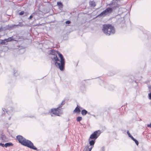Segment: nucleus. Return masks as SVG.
<instances>
[{"label":"nucleus","mask_w":151,"mask_h":151,"mask_svg":"<svg viewBox=\"0 0 151 151\" xmlns=\"http://www.w3.org/2000/svg\"><path fill=\"white\" fill-rule=\"evenodd\" d=\"M3 111H4V109H3Z\"/></svg>","instance_id":"473e14b6"},{"label":"nucleus","mask_w":151,"mask_h":151,"mask_svg":"<svg viewBox=\"0 0 151 151\" xmlns=\"http://www.w3.org/2000/svg\"><path fill=\"white\" fill-rule=\"evenodd\" d=\"M103 32L106 35H109L115 33V30L113 27L110 24H104L102 29Z\"/></svg>","instance_id":"7ed1b4c3"},{"label":"nucleus","mask_w":151,"mask_h":151,"mask_svg":"<svg viewBox=\"0 0 151 151\" xmlns=\"http://www.w3.org/2000/svg\"><path fill=\"white\" fill-rule=\"evenodd\" d=\"M57 5L60 7H62L63 5L62 3L60 2H58L57 3Z\"/></svg>","instance_id":"4468645a"},{"label":"nucleus","mask_w":151,"mask_h":151,"mask_svg":"<svg viewBox=\"0 0 151 151\" xmlns=\"http://www.w3.org/2000/svg\"><path fill=\"white\" fill-rule=\"evenodd\" d=\"M34 14H32L29 17V19H31L32 17H33L34 15Z\"/></svg>","instance_id":"aec40b11"},{"label":"nucleus","mask_w":151,"mask_h":151,"mask_svg":"<svg viewBox=\"0 0 151 151\" xmlns=\"http://www.w3.org/2000/svg\"><path fill=\"white\" fill-rule=\"evenodd\" d=\"M134 141L135 139L134 138V137L131 136H130V137Z\"/></svg>","instance_id":"b1692460"},{"label":"nucleus","mask_w":151,"mask_h":151,"mask_svg":"<svg viewBox=\"0 0 151 151\" xmlns=\"http://www.w3.org/2000/svg\"><path fill=\"white\" fill-rule=\"evenodd\" d=\"M134 141L135 139L134 138V137L131 136H130V137Z\"/></svg>","instance_id":"393cba45"},{"label":"nucleus","mask_w":151,"mask_h":151,"mask_svg":"<svg viewBox=\"0 0 151 151\" xmlns=\"http://www.w3.org/2000/svg\"><path fill=\"white\" fill-rule=\"evenodd\" d=\"M148 88L149 89V90L150 92H151V86H148Z\"/></svg>","instance_id":"4be33fe9"},{"label":"nucleus","mask_w":151,"mask_h":151,"mask_svg":"<svg viewBox=\"0 0 151 151\" xmlns=\"http://www.w3.org/2000/svg\"><path fill=\"white\" fill-rule=\"evenodd\" d=\"M18 25L19 26H20L22 27L25 26V24H24L23 23H19Z\"/></svg>","instance_id":"dca6fc26"},{"label":"nucleus","mask_w":151,"mask_h":151,"mask_svg":"<svg viewBox=\"0 0 151 151\" xmlns=\"http://www.w3.org/2000/svg\"><path fill=\"white\" fill-rule=\"evenodd\" d=\"M24 14V11H21L19 13V14L20 15H22Z\"/></svg>","instance_id":"a211bd4d"},{"label":"nucleus","mask_w":151,"mask_h":151,"mask_svg":"<svg viewBox=\"0 0 151 151\" xmlns=\"http://www.w3.org/2000/svg\"><path fill=\"white\" fill-rule=\"evenodd\" d=\"M13 145L12 143L11 142H9L6 143L4 144V147H9L10 146H12Z\"/></svg>","instance_id":"9d476101"},{"label":"nucleus","mask_w":151,"mask_h":151,"mask_svg":"<svg viewBox=\"0 0 151 151\" xmlns=\"http://www.w3.org/2000/svg\"><path fill=\"white\" fill-rule=\"evenodd\" d=\"M149 99H151V92L149 93L148 94Z\"/></svg>","instance_id":"6ab92c4d"},{"label":"nucleus","mask_w":151,"mask_h":151,"mask_svg":"<svg viewBox=\"0 0 151 151\" xmlns=\"http://www.w3.org/2000/svg\"><path fill=\"white\" fill-rule=\"evenodd\" d=\"M74 112H80V110L79 109L78 107H77L74 110Z\"/></svg>","instance_id":"ddd939ff"},{"label":"nucleus","mask_w":151,"mask_h":151,"mask_svg":"<svg viewBox=\"0 0 151 151\" xmlns=\"http://www.w3.org/2000/svg\"><path fill=\"white\" fill-rule=\"evenodd\" d=\"M134 141L135 142L137 145H138L139 144L138 142L136 139Z\"/></svg>","instance_id":"412c9836"},{"label":"nucleus","mask_w":151,"mask_h":151,"mask_svg":"<svg viewBox=\"0 0 151 151\" xmlns=\"http://www.w3.org/2000/svg\"><path fill=\"white\" fill-rule=\"evenodd\" d=\"M112 11V9L111 8H108L100 14V16H104L110 13Z\"/></svg>","instance_id":"0eeeda50"},{"label":"nucleus","mask_w":151,"mask_h":151,"mask_svg":"<svg viewBox=\"0 0 151 151\" xmlns=\"http://www.w3.org/2000/svg\"><path fill=\"white\" fill-rule=\"evenodd\" d=\"M82 118L81 117H78L77 118V120L78 122L82 120Z\"/></svg>","instance_id":"2eb2a0df"},{"label":"nucleus","mask_w":151,"mask_h":151,"mask_svg":"<svg viewBox=\"0 0 151 151\" xmlns=\"http://www.w3.org/2000/svg\"><path fill=\"white\" fill-rule=\"evenodd\" d=\"M134 141L135 139L134 138V137L131 136H130V137Z\"/></svg>","instance_id":"a878e982"},{"label":"nucleus","mask_w":151,"mask_h":151,"mask_svg":"<svg viewBox=\"0 0 151 151\" xmlns=\"http://www.w3.org/2000/svg\"><path fill=\"white\" fill-rule=\"evenodd\" d=\"M10 119V117L9 118V119Z\"/></svg>","instance_id":"2f4dec72"},{"label":"nucleus","mask_w":151,"mask_h":151,"mask_svg":"<svg viewBox=\"0 0 151 151\" xmlns=\"http://www.w3.org/2000/svg\"><path fill=\"white\" fill-rule=\"evenodd\" d=\"M70 22L69 21H67L65 23L66 24H70Z\"/></svg>","instance_id":"cd10ccee"},{"label":"nucleus","mask_w":151,"mask_h":151,"mask_svg":"<svg viewBox=\"0 0 151 151\" xmlns=\"http://www.w3.org/2000/svg\"><path fill=\"white\" fill-rule=\"evenodd\" d=\"M147 126L151 127V123L150 124L148 125Z\"/></svg>","instance_id":"c756f323"},{"label":"nucleus","mask_w":151,"mask_h":151,"mask_svg":"<svg viewBox=\"0 0 151 151\" xmlns=\"http://www.w3.org/2000/svg\"><path fill=\"white\" fill-rule=\"evenodd\" d=\"M0 146H1L2 147H4V144L0 143Z\"/></svg>","instance_id":"5701e85b"},{"label":"nucleus","mask_w":151,"mask_h":151,"mask_svg":"<svg viewBox=\"0 0 151 151\" xmlns=\"http://www.w3.org/2000/svg\"><path fill=\"white\" fill-rule=\"evenodd\" d=\"M49 53L51 54L54 55V56L52 58L56 66L60 70H63L64 68L65 64L64 59L63 55L54 50H50Z\"/></svg>","instance_id":"f257e3e1"},{"label":"nucleus","mask_w":151,"mask_h":151,"mask_svg":"<svg viewBox=\"0 0 151 151\" xmlns=\"http://www.w3.org/2000/svg\"><path fill=\"white\" fill-rule=\"evenodd\" d=\"M88 113V112L85 110H83L81 111V114L83 115H85Z\"/></svg>","instance_id":"f8f14e48"},{"label":"nucleus","mask_w":151,"mask_h":151,"mask_svg":"<svg viewBox=\"0 0 151 151\" xmlns=\"http://www.w3.org/2000/svg\"><path fill=\"white\" fill-rule=\"evenodd\" d=\"M17 138L19 142L22 145L34 150H37V148L34 146L33 144L30 141L26 139L22 136H18Z\"/></svg>","instance_id":"f03ea898"},{"label":"nucleus","mask_w":151,"mask_h":151,"mask_svg":"<svg viewBox=\"0 0 151 151\" xmlns=\"http://www.w3.org/2000/svg\"><path fill=\"white\" fill-rule=\"evenodd\" d=\"M64 104V102H62L61 104L62 105H63V104Z\"/></svg>","instance_id":"7c9ffc66"},{"label":"nucleus","mask_w":151,"mask_h":151,"mask_svg":"<svg viewBox=\"0 0 151 151\" xmlns=\"http://www.w3.org/2000/svg\"><path fill=\"white\" fill-rule=\"evenodd\" d=\"M127 134L128 135V136H129V137H130V136H131V135L130 134V133H129L128 132H127Z\"/></svg>","instance_id":"c85d7f7f"},{"label":"nucleus","mask_w":151,"mask_h":151,"mask_svg":"<svg viewBox=\"0 0 151 151\" xmlns=\"http://www.w3.org/2000/svg\"><path fill=\"white\" fill-rule=\"evenodd\" d=\"M90 5L91 6L94 7L96 6L95 2L94 1L90 2Z\"/></svg>","instance_id":"9b49d317"},{"label":"nucleus","mask_w":151,"mask_h":151,"mask_svg":"<svg viewBox=\"0 0 151 151\" xmlns=\"http://www.w3.org/2000/svg\"><path fill=\"white\" fill-rule=\"evenodd\" d=\"M101 132L99 130H98L94 132L92 134H91L89 140L90 139H96L99 137L100 134Z\"/></svg>","instance_id":"423d86ee"},{"label":"nucleus","mask_w":151,"mask_h":151,"mask_svg":"<svg viewBox=\"0 0 151 151\" xmlns=\"http://www.w3.org/2000/svg\"><path fill=\"white\" fill-rule=\"evenodd\" d=\"M95 142V140L89 141L90 145H87L84 149L83 151H91Z\"/></svg>","instance_id":"39448f33"},{"label":"nucleus","mask_w":151,"mask_h":151,"mask_svg":"<svg viewBox=\"0 0 151 151\" xmlns=\"http://www.w3.org/2000/svg\"><path fill=\"white\" fill-rule=\"evenodd\" d=\"M12 37H10L7 39H5L3 40H2V41L1 42V43L2 44L3 43L4 44H5V43L3 42V41H6V42H9L12 41Z\"/></svg>","instance_id":"1a4fd4ad"},{"label":"nucleus","mask_w":151,"mask_h":151,"mask_svg":"<svg viewBox=\"0 0 151 151\" xmlns=\"http://www.w3.org/2000/svg\"><path fill=\"white\" fill-rule=\"evenodd\" d=\"M134 141L135 139L134 138V137L131 136H130V137Z\"/></svg>","instance_id":"bb28decb"},{"label":"nucleus","mask_w":151,"mask_h":151,"mask_svg":"<svg viewBox=\"0 0 151 151\" xmlns=\"http://www.w3.org/2000/svg\"><path fill=\"white\" fill-rule=\"evenodd\" d=\"M100 150V151H104L105 150V147H101Z\"/></svg>","instance_id":"f3484780"},{"label":"nucleus","mask_w":151,"mask_h":151,"mask_svg":"<svg viewBox=\"0 0 151 151\" xmlns=\"http://www.w3.org/2000/svg\"><path fill=\"white\" fill-rule=\"evenodd\" d=\"M51 112L53 114L58 116H60V115L63 113L62 110L60 109V107H58L57 109H52Z\"/></svg>","instance_id":"20e7f679"},{"label":"nucleus","mask_w":151,"mask_h":151,"mask_svg":"<svg viewBox=\"0 0 151 151\" xmlns=\"http://www.w3.org/2000/svg\"><path fill=\"white\" fill-rule=\"evenodd\" d=\"M0 139L2 142H7L8 141V139L4 135H1L0 136Z\"/></svg>","instance_id":"6e6552de"}]
</instances>
